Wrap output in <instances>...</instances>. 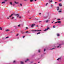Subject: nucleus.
<instances>
[{"label":"nucleus","mask_w":64,"mask_h":64,"mask_svg":"<svg viewBox=\"0 0 64 64\" xmlns=\"http://www.w3.org/2000/svg\"><path fill=\"white\" fill-rule=\"evenodd\" d=\"M13 15L14 16H17V18H18L19 17V14H16L14 13H13L12 14L11 16H9V17H11L12 16H13Z\"/></svg>","instance_id":"obj_1"},{"label":"nucleus","mask_w":64,"mask_h":64,"mask_svg":"<svg viewBox=\"0 0 64 64\" xmlns=\"http://www.w3.org/2000/svg\"><path fill=\"white\" fill-rule=\"evenodd\" d=\"M35 25H36V24H32L30 26L32 28H33V27H34Z\"/></svg>","instance_id":"obj_2"},{"label":"nucleus","mask_w":64,"mask_h":64,"mask_svg":"<svg viewBox=\"0 0 64 64\" xmlns=\"http://www.w3.org/2000/svg\"><path fill=\"white\" fill-rule=\"evenodd\" d=\"M31 31H32V33H35V32H36V30H32Z\"/></svg>","instance_id":"obj_3"},{"label":"nucleus","mask_w":64,"mask_h":64,"mask_svg":"<svg viewBox=\"0 0 64 64\" xmlns=\"http://www.w3.org/2000/svg\"><path fill=\"white\" fill-rule=\"evenodd\" d=\"M60 59H61V57H60V58H59L58 59H57V60L59 61Z\"/></svg>","instance_id":"obj_4"},{"label":"nucleus","mask_w":64,"mask_h":64,"mask_svg":"<svg viewBox=\"0 0 64 64\" xmlns=\"http://www.w3.org/2000/svg\"><path fill=\"white\" fill-rule=\"evenodd\" d=\"M62 45V44H59V46H57V48H59L60 46H61Z\"/></svg>","instance_id":"obj_5"},{"label":"nucleus","mask_w":64,"mask_h":64,"mask_svg":"<svg viewBox=\"0 0 64 64\" xmlns=\"http://www.w3.org/2000/svg\"><path fill=\"white\" fill-rule=\"evenodd\" d=\"M29 60L28 59H27L25 61V62H27L28 61H29Z\"/></svg>","instance_id":"obj_6"},{"label":"nucleus","mask_w":64,"mask_h":64,"mask_svg":"<svg viewBox=\"0 0 64 64\" xmlns=\"http://www.w3.org/2000/svg\"><path fill=\"white\" fill-rule=\"evenodd\" d=\"M14 3H15V4H19V2H17L16 1L14 2Z\"/></svg>","instance_id":"obj_7"},{"label":"nucleus","mask_w":64,"mask_h":64,"mask_svg":"<svg viewBox=\"0 0 64 64\" xmlns=\"http://www.w3.org/2000/svg\"><path fill=\"white\" fill-rule=\"evenodd\" d=\"M59 5L60 6H62V5L61 4H59Z\"/></svg>","instance_id":"obj_8"},{"label":"nucleus","mask_w":64,"mask_h":64,"mask_svg":"<svg viewBox=\"0 0 64 64\" xmlns=\"http://www.w3.org/2000/svg\"><path fill=\"white\" fill-rule=\"evenodd\" d=\"M48 28L47 29H45V30H48V29H50V28H49L48 27H47Z\"/></svg>","instance_id":"obj_9"},{"label":"nucleus","mask_w":64,"mask_h":64,"mask_svg":"<svg viewBox=\"0 0 64 64\" xmlns=\"http://www.w3.org/2000/svg\"><path fill=\"white\" fill-rule=\"evenodd\" d=\"M49 21V20H46V23H48V22Z\"/></svg>","instance_id":"obj_10"},{"label":"nucleus","mask_w":64,"mask_h":64,"mask_svg":"<svg viewBox=\"0 0 64 64\" xmlns=\"http://www.w3.org/2000/svg\"><path fill=\"white\" fill-rule=\"evenodd\" d=\"M58 23H59L60 24V23H61V22L60 21H58Z\"/></svg>","instance_id":"obj_11"},{"label":"nucleus","mask_w":64,"mask_h":64,"mask_svg":"<svg viewBox=\"0 0 64 64\" xmlns=\"http://www.w3.org/2000/svg\"><path fill=\"white\" fill-rule=\"evenodd\" d=\"M40 33L41 32H38L36 34H37V35H38V34H40Z\"/></svg>","instance_id":"obj_12"},{"label":"nucleus","mask_w":64,"mask_h":64,"mask_svg":"<svg viewBox=\"0 0 64 64\" xmlns=\"http://www.w3.org/2000/svg\"><path fill=\"white\" fill-rule=\"evenodd\" d=\"M49 1L50 2H52V0H49Z\"/></svg>","instance_id":"obj_13"},{"label":"nucleus","mask_w":64,"mask_h":64,"mask_svg":"<svg viewBox=\"0 0 64 64\" xmlns=\"http://www.w3.org/2000/svg\"><path fill=\"white\" fill-rule=\"evenodd\" d=\"M2 4H5V2H2Z\"/></svg>","instance_id":"obj_14"},{"label":"nucleus","mask_w":64,"mask_h":64,"mask_svg":"<svg viewBox=\"0 0 64 64\" xmlns=\"http://www.w3.org/2000/svg\"><path fill=\"white\" fill-rule=\"evenodd\" d=\"M57 36H60L59 34H57Z\"/></svg>","instance_id":"obj_15"},{"label":"nucleus","mask_w":64,"mask_h":64,"mask_svg":"<svg viewBox=\"0 0 64 64\" xmlns=\"http://www.w3.org/2000/svg\"><path fill=\"white\" fill-rule=\"evenodd\" d=\"M44 56V54H42L41 55V57H43Z\"/></svg>","instance_id":"obj_16"},{"label":"nucleus","mask_w":64,"mask_h":64,"mask_svg":"<svg viewBox=\"0 0 64 64\" xmlns=\"http://www.w3.org/2000/svg\"><path fill=\"white\" fill-rule=\"evenodd\" d=\"M16 61H15V60H14L13 62V63H16Z\"/></svg>","instance_id":"obj_17"},{"label":"nucleus","mask_w":64,"mask_h":64,"mask_svg":"<svg viewBox=\"0 0 64 64\" xmlns=\"http://www.w3.org/2000/svg\"><path fill=\"white\" fill-rule=\"evenodd\" d=\"M38 52L39 53H40V50H38Z\"/></svg>","instance_id":"obj_18"},{"label":"nucleus","mask_w":64,"mask_h":64,"mask_svg":"<svg viewBox=\"0 0 64 64\" xmlns=\"http://www.w3.org/2000/svg\"><path fill=\"white\" fill-rule=\"evenodd\" d=\"M0 30H2V27H0Z\"/></svg>","instance_id":"obj_19"},{"label":"nucleus","mask_w":64,"mask_h":64,"mask_svg":"<svg viewBox=\"0 0 64 64\" xmlns=\"http://www.w3.org/2000/svg\"><path fill=\"white\" fill-rule=\"evenodd\" d=\"M41 31V30H36V31H38L39 32H40V31Z\"/></svg>","instance_id":"obj_20"},{"label":"nucleus","mask_w":64,"mask_h":64,"mask_svg":"<svg viewBox=\"0 0 64 64\" xmlns=\"http://www.w3.org/2000/svg\"><path fill=\"white\" fill-rule=\"evenodd\" d=\"M58 12H60V13H61V12H62V11H61V10H59V11H58Z\"/></svg>","instance_id":"obj_21"},{"label":"nucleus","mask_w":64,"mask_h":64,"mask_svg":"<svg viewBox=\"0 0 64 64\" xmlns=\"http://www.w3.org/2000/svg\"><path fill=\"white\" fill-rule=\"evenodd\" d=\"M61 20L60 19L58 18L57 20H58V21H59V20Z\"/></svg>","instance_id":"obj_22"},{"label":"nucleus","mask_w":64,"mask_h":64,"mask_svg":"<svg viewBox=\"0 0 64 64\" xmlns=\"http://www.w3.org/2000/svg\"><path fill=\"white\" fill-rule=\"evenodd\" d=\"M9 30H6V32H8V31H9Z\"/></svg>","instance_id":"obj_23"},{"label":"nucleus","mask_w":64,"mask_h":64,"mask_svg":"<svg viewBox=\"0 0 64 64\" xmlns=\"http://www.w3.org/2000/svg\"><path fill=\"white\" fill-rule=\"evenodd\" d=\"M48 17L47 16H44V18H47Z\"/></svg>","instance_id":"obj_24"},{"label":"nucleus","mask_w":64,"mask_h":64,"mask_svg":"<svg viewBox=\"0 0 64 64\" xmlns=\"http://www.w3.org/2000/svg\"><path fill=\"white\" fill-rule=\"evenodd\" d=\"M21 32L22 34H24V33H25V32Z\"/></svg>","instance_id":"obj_25"},{"label":"nucleus","mask_w":64,"mask_h":64,"mask_svg":"<svg viewBox=\"0 0 64 64\" xmlns=\"http://www.w3.org/2000/svg\"><path fill=\"white\" fill-rule=\"evenodd\" d=\"M30 13V11H28L27 12V13Z\"/></svg>","instance_id":"obj_26"},{"label":"nucleus","mask_w":64,"mask_h":64,"mask_svg":"<svg viewBox=\"0 0 64 64\" xmlns=\"http://www.w3.org/2000/svg\"><path fill=\"white\" fill-rule=\"evenodd\" d=\"M10 4H11V5H12V3L11 2H10Z\"/></svg>","instance_id":"obj_27"},{"label":"nucleus","mask_w":64,"mask_h":64,"mask_svg":"<svg viewBox=\"0 0 64 64\" xmlns=\"http://www.w3.org/2000/svg\"><path fill=\"white\" fill-rule=\"evenodd\" d=\"M8 37H9V36H8V37H6V39H7V38H8Z\"/></svg>","instance_id":"obj_28"},{"label":"nucleus","mask_w":64,"mask_h":64,"mask_svg":"<svg viewBox=\"0 0 64 64\" xmlns=\"http://www.w3.org/2000/svg\"><path fill=\"white\" fill-rule=\"evenodd\" d=\"M58 23V22H55L54 23V24H56V23Z\"/></svg>","instance_id":"obj_29"},{"label":"nucleus","mask_w":64,"mask_h":64,"mask_svg":"<svg viewBox=\"0 0 64 64\" xmlns=\"http://www.w3.org/2000/svg\"><path fill=\"white\" fill-rule=\"evenodd\" d=\"M33 1V0H30V2H32Z\"/></svg>","instance_id":"obj_30"},{"label":"nucleus","mask_w":64,"mask_h":64,"mask_svg":"<svg viewBox=\"0 0 64 64\" xmlns=\"http://www.w3.org/2000/svg\"><path fill=\"white\" fill-rule=\"evenodd\" d=\"M48 4V3H46V6H47V4Z\"/></svg>","instance_id":"obj_31"},{"label":"nucleus","mask_w":64,"mask_h":64,"mask_svg":"<svg viewBox=\"0 0 64 64\" xmlns=\"http://www.w3.org/2000/svg\"><path fill=\"white\" fill-rule=\"evenodd\" d=\"M20 4V5L21 6H22V4Z\"/></svg>","instance_id":"obj_32"},{"label":"nucleus","mask_w":64,"mask_h":64,"mask_svg":"<svg viewBox=\"0 0 64 64\" xmlns=\"http://www.w3.org/2000/svg\"><path fill=\"white\" fill-rule=\"evenodd\" d=\"M53 49H55V48H52V49L51 50H53Z\"/></svg>","instance_id":"obj_33"},{"label":"nucleus","mask_w":64,"mask_h":64,"mask_svg":"<svg viewBox=\"0 0 64 64\" xmlns=\"http://www.w3.org/2000/svg\"><path fill=\"white\" fill-rule=\"evenodd\" d=\"M7 0H5L4 1V2H7Z\"/></svg>","instance_id":"obj_34"},{"label":"nucleus","mask_w":64,"mask_h":64,"mask_svg":"<svg viewBox=\"0 0 64 64\" xmlns=\"http://www.w3.org/2000/svg\"><path fill=\"white\" fill-rule=\"evenodd\" d=\"M14 17H12V19H14Z\"/></svg>","instance_id":"obj_35"},{"label":"nucleus","mask_w":64,"mask_h":64,"mask_svg":"<svg viewBox=\"0 0 64 64\" xmlns=\"http://www.w3.org/2000/svg\"><path fill=\"white\" fill-rule=\"evenodd\" d=\"M36 20H38V18H36Z\"/></svg>","instance_id":"obj_36"},{"label":"nucleus","mask_w":64,"mask_h":64,"mask_svg":"<svg viewBox=\"0 0 64 64\" xmlns=\"http://www.w3.org/2000/svg\"><path fill=\"white\" fill-rule=\"evenodd\" d=\"M46 51V49L45 48L44 49V51L45 52Z\"/></svg>","instance_id":"obj_37"},{"label":"nucleus","mask_w":64,"mask_h":64,"mask_svg":"<svg viewBox=\"0 0 64 64\" xmlns=\"http://www.w3.org/2000/svg\"><path fill=\"white\" fill-rule=\"evenodd\" d=\"M25 33H28V31H26V32H24Z\"/></svg>","instance_id":"obj_38"},{"label":"nucleus","mask_w":64,"mask_h":64,"mask_svg":"<svg viewBox=\"0 0 64 64\" xmlns=\"http://www.w3.org/2000/svg\"><path fill=\"white\" fill-rule=\"evenodd\" d=\"M42 22V21H39V23H40V22Z\"/></svg>","instance_id":"obj_39"},{"label":"nucleus","mask_w":64,"mask_h":64,"mask_svg":"<svg viewBox=\"0 0 64 64\" xmlns=\"http://www.w3.org/2000/svg\"><path fill=\"white\" fill-rule=\"evenodd\" d=\"M51 7H52V6H53V5H52V4H51Z\"/></svg>","instance_id":"obj_40"},{"label":"nucleus","mask_w":64,"mask_h":64,"mask_svg":"<svg viewBox=\"0 0 64 64\" xmlns=\"http://www.w3.org/2000/svg\"><path fill=\"white\" fill-rule=\"evenodd\" d=\"M25 37V36H23V38H24V37Z\"/></svg>","instance_id":"obj_41"},{"label":"nucleus","mask_w":64,"mask_h":64,"mask_svg":"<svg viewBox=\"0 0 64 64\" xmlns=\"http://www.w3.org/2000/svg\"><path fill=\"white\" fill-rule=\"evenodd\" d=\"M20 24L18 25V27H20Z\"/></svg>","instance_id":"obj_42"},{"label":"nucleus","mask_w":64,"mask_h":64,"mask_svg":"<svg viewBox=\"0 0 64 64\" xmlns=\"http://www.w3.org/2000/svg\"><path fill=\"white\" fill-rule=\"evenodd\" d=\"M53 28H55V26H53Z\"/></svg>","instance_id":"obj_43"},{"label":"nucleus","mask_w":64,"mask_h":64,"mask_svg":"<svg viewBox=\"0 0 64 64\" xmlns=\"http://www.w3.org/2000/svg\"><path fill=\"white\" fill-rule=\"evenodd\" d=\"M18 35H19V34H18L16 35V36H18Z\"/></svg>","instance_id":"obj_44"},{"label":"nucleus","mask_w":64,"mask_h":64,"mask_svg":"<svg viewBox=\"0 0 64 64\" xmlns=\"http://www.w3.org/2000/svg\"><path fill=\"white\" fill-rule=\"evenodd\" d=\"M38 60H39V59H40V58H39L38 59Z\"/></svg>","instance_id":"obj_45"},{"label":"nucleus","mask_w":64,"mask_h":64,"mask_svg":"<svg viewBox=\"0 0 64 64\" xmlns=\"http://www.w3.org/2000/svg\"><path fill=\"white\" fill-rule=\"evenodd\" d=\"M59 8H58V9H57V10L58 11V10H59Z\"/></svg>","instance_id":"obj_46"},{"label":"nucleus","mask_w":64,"mask_h":64,"mask_svg":"<svg viewBox=\"0 0 64 64\" xmlns=\"http://www.w3.org/2000/svg\"><path fill=\"white\" fill-rule=\"evenodd\" d=\"M26 29H28V27H26Z\"/></svg>","instance_id":"obj_47"},{"label":"nucleus","mask_w":64,"mask_h":64,"mask_svg":"<svg viewBox=\"0 0 64 64\" xmlns=\"http://www.w3.org/2000/svg\"><path fill=\"white\" fill-rule=\"evenodd\" d=\"M15 4H14L13 5V6H15Z\"/></svg>","instance_id":"obj_48"},{"label":"nucleus","mask_w":64,"mask_h":64,"mask_svg":"<svg viewBox=\"0 0 64 64\" xmlns=\"http://www.w3.org/2000/svg\"><path fill=\"white\" fill-rule=\"evenodd\" d=\"M47 31V30H44V31Z\"/></svg>","instance_id":"obj_49"},{"label":"nucleus","mask_w":64,"mask_h":64,"mask_svg":"<svg viewBox=\"0 0 64 64\" xmlns=\"http://www.w3.org/2000/svg\"><path fill=\"white\" fill-rule=\"evenodd\" d=\"M21 18V16H20L19 17V18Z\"/></svg>","instance_id":"obj_50"},{"label":"nucleus","mask_w":64,"mask_h":64,"mask_svg":"<svg viewBox=\"0 0 64 64\" xmlns=\"http://www.w3.org/2000/svg\"><path fill=\"white\" fill-rule=\"evenodd\" d=\"M62 1V0H60L59 1Z\"/></svg>","instance_id":"obj_51"},{"label":"nucleus","mask_w":64,"mask_h":64,"mask_svg":"<svg viewBox=\"0 0 64 64\" xmlns=\"http://www.w3.org/2000/svg\"><path fill=\"white\" fill-rule=\"evenodd\" d=\"M30 63H33V62H30Z\"/></svg>","instance_id":"obj_52"},{"label":"nucleus","mask_w":64,"mask_h":64,"mask_svg":"<svg viewBox=\"0 0 64 64\" xmlns=\"http://www.w3.org/2000/svg\"><path fill=\"white\" fill-rule=\"evenodd\" d=\"M7 19H9V18H7Z\"/></svg>","instance_id":"obj_53"},{"label":"nucleus","mask_w":64,"mask_h":64,"mask_svg":"<svg viewBox=\"0 0 64 64\" xmlns=\"http://www.w3.org/2000/svg\"><path fill=\"white\" fill-rule=\"evenodd\" d=\"M28 33H30V32H28Z\"/></svg>","instance_id":"obj_54"},{"label":"nucleus","mask_w":64,"mask_h":64,"mask_svg":"<svg viewBox=\"0 0 64 64\" xmlns=\"http://www.w3.org/2000/svg\"><path fill=\"white\" fill-rule=\"evenodd\" d=\"M40 62H38V63H40Z\"/></svg>","instance_id":"obj_55"},{"label":"nucleus","mask_w":64,"mask_h":64,"mask_svg":"<svg viewBox=\"0 0 64 64\" xmlns=\"http://www.w3.org/2000/svg\"><path fill=\"white\" fill-rule=\"evenodd\" d=\"M57 8H59V6H58Z\"/></svg>","instance_id":"obj_56"},{"label":"nucleus","mask_w":64,"mask_h":64,"mask_svg":"<svg viewBox=\"0 0 64 64\" xmlns=\"http://www.w3.org/2000/svg\"><path fill=\"white\" fill-rule=\"evenodd\" d=\"M36 27H38V26H36Z\"/></svg>","instance_id":"obj_57"},{"label":"nucleus","mask_w":64,"mask_h":64,"mask_svg":"<svg viewBox=\"0 0 64 64\" xmlns=\"http://www.w3.org/2000/svg\"><path fill=\"white\" fill-rule=\"evenodd\" d=\"M57 3V2H55V3Z\"/></svg>","instance_id":"obj_58"},{"label":"nucleus","mask_w":64,"mask_h":64,"mask_svg":"<svg viewBox=\"0 0 64 64\" xmlns=\"http://www.w3.org/2000/svg\"><path fill=\"white\" fill-rule=\"evenodd\" d=\"M39 14H41V13H40Z\"/></svg>","instance_id":"obj_59"},{"label":"nucleus","mask_w":64,"mask_h":64,"mask_svg":"<svg viewBox=\"0 0 64 64\" xmlns=\"http://www.w3.org/2000/svg\"><path fill=\"white\" fill-rule=\"evenodd\" d=\"M34 1H36V0H35Z\"/></svg>","instance_id":"obj_60"},{"label":"nucleus","mask_w":64,"mask_h":64,"mask_svg":"<svg viewBox=\"0 0 64 64\" xmlns=\"http://www.w3.org/2000/svg\"><path fill=\"white\" fill-rule=\"evenodd\" d=\"M29 19H31V18H29Z\"/></svg>","instance_id":"obj_61"},{"label":"nucleus","mask_w":64,"mask_h":64,"mask_svg":"<svg viewBox=\"0 0 64 64\" xmlns=\"http://www.w3.org/2000/svg\"><path fill=\"white\" fill-rule=\"evenodd\" d=\"M27 0H24V1H27Z\"/></svg>","instance_id":"obj_62"},{"label":"nucleus","mask_w":64,"mask_h":64,"mask_svg":"<svg viewBox=\"0 0 64 64\" xmlns=\"http://www.w3.org/2000/svg\"><path fill=\"white\" fill-rule=\"evenodd\" d=\"M61 46L60 47V48H61Z\"/></svg>","instance_id":"obj_63"},{"label":"nucleus","mask_w":64,"mask_h":64,"mask_svg":"<svg viewBox=\"0 0 64 64\" xmlns=\"http://www.w3.org/2000/svg\"><path fill=\"white\" fill-rule=\"evenodd\" d=\"M41 27H43V26H41Z\"/></svg>","instance_id":"obj_64"}]
</instances>
